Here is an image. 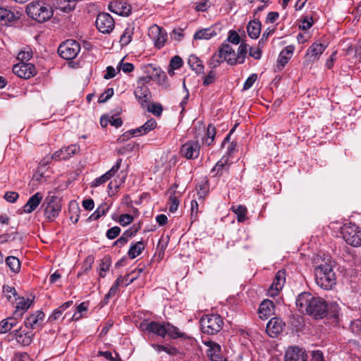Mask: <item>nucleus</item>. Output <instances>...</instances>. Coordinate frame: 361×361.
<instances>
[{
  "instance_id": "1",
  "label": "nucleus",
  "mask_w": 361,
  "mask_h": 361,
  "mask_svg": "<svg viewBox=\"0 0 361 361\" xmlns=\"http://www.w3.org/2000/svg\"><path fill=\"white\" fill-rule=\"evenodd\" d=\"M336 263L331 257L321 259L319 264L314 266L316 284L323 290H332L336 285V275L334 270Z\"/></svg>"
},
{
  "instance_id": "2",
  "label": "nucleus",
  "mask_w": 361,
  "mask_h": 361,
  "mask_svg": "<svg viewBox=\"0 0 361 361\" xmlns=\"http://www.w3.org/2000/svg\"><path fill=\"white\" fill-rule=\"evenodd\" d=\"M295 304L300 312L312 315L316 319H322L326 314V301L309 292H303L298 295Z\"/></svg>"
},
{
  "instance_id": "3",
  "label": "nucleus",
  "mask_w": 361,
  "mask_h": 361,
  "mask_svg": "<svg viewBox=\"0 0 361 361\" xmlns=\"http://www.w3.org/2000/svg\"><path fill=\"white\" fill-rule=\"evenodd\" d=\"M26 13L32 19L42 23L52 17L54 11L52 7L44 0H37L27 5Z\"/></svg>"
},
{
  "instance_id": "4",
  "label": "nucleus",
  "mask_w": 361,
  "mask_h": 361,
  "mask_svg": "<svg viewBox=\"0 0 361 361\" xmlns=\"http://www.w3.org/2000/svg\"><path fill=\"white\" fill-rule=\"evenodd\" d=\"M42 207L44 209V215L48 221H53L56 219L61 211V198L49 193L45 197Z\"/></svg>"
},
{
  "instance_id": "5",
  "label": "nucleus",
  "mask_w": 361,
  "mask_h": 361,
  "mask_svg": "<svg viewBox=\"0 0 361 361\" xmlns=\"http://www.w3.org/2000/svg\"><path fill=\"white\" fill-rule=\"evenodd\" d=\"M224 322L219 314H207L200 319L202 331L208 335H215L223 328Z\"/></svg>"
},
{
  "instance_id": "6",
  "label": "nucleus",
  "mask_w": 361,
  "mask_h": 361,
  "mask_svg": "<svg viewBox=\"0 0 361 361\" xmlns=\"http://www.w3.org/2000/svg\"><path fill=\"white\" fill-rule=\"evenodd\" d=\"M152 78H154L153 76H142L139 78L137 80L134 94L142 106H144L145 103H148L152 98L151 92L147 86V84H148Z\"/></svg>"
},
{
  "instance_id": "7",
  "label": "nucleus",
  "mask_w": 361,
  "mask_h": 361,
  "mask_svg": "<svg viewBox=\"0 0 361 361\" xmlns=\"http://www.w3.org/2000/svg\"><path fill=\"white\" fill-rule=\"evenodd\" d=\"M341 234L343 240L353 247L361 245V231L358 226L352 223L345 224L341 227Z\"/></svg>"
},
{
  "instance_id": "8",
  "label": "nucleus",
  "mask_w": 361,
  "mask_h": 361,
  "mask_svg": "<svg viewBox=\"0 0 361 361\" xmlns=\"http://www.w3.org/2000/svg\"><path fill=\"white\" fill-rule=\"evenodd\" d=\"M80 51L79 42L74 39H67L61 43L58 48L59 56L66 60L75 59Z\"/></svg>"
},
{
  "instance_id": "9",
  "label": "nucleus",
  "mask_w": 361,
  "mask_h": 361,
  "mask_svg": "<svg viewBox=\"0 0 361 361\" xmlns=\"http://www.w3.org/2000/svg\"><path fill=\"white\" fill-rule=\"evenodd\" d=\"M166 325V322H147L145 320L140 323V327L142 331H147L149 334H153L161 338H165Z\"/></svg>"
},
{
  "instance_id": "10",
  "label": "nucleus",
  "mask_w": 361,
  "mask_h": 361,
  "mask_svg": "<svg viewBox=\"0 0 361 361\" xmlns=\"http://www.w3.org/2000/svg\"><path fill=\"white\" fill-rule=\"evenodd\" d=\"M96 26L98 30L102 33H109L114 27L113 18L106 13H99L96 19Z\"/></svg>"
},
{
  "instance_id": "11",
  "label": "nucleus",
  "mask_w": 361,
  "mask_h": 361,
  "mask_svg": "<svg viewBox=\"0 0 361 361\" xmlns=\"http://www.w3.org/2000/svg\"><path fill=\"white\" fill-rule=\"evenodd\" d=\"M145 72L148 73L147 76H153L154 80L157 83L161 86L164 89H167L169 87V84L167 81V76L164 71L159 68L152 66L151 64L145 67Z\"/></svg>"
},
{
  "instance_id": "12",
  "label": "nucleus",
  "mask_w": 361,
  "mask_h": 361,
  "mask_svg": "<svg viewBox=\"0 0 361 361\" xmlns=\"http://www.w3.org/2000/svg\"><path fill=\"white\" fill-rule=\"evenodd\" d=\"M13 72L21 78H30L36 74L35 67L30 63H19L13 66Z\"/></svg>"
},
{
  "instance_id": "13",
  "label": "nucleus",
  "mask_w": 361,
  "mask_h": 361,
  "mask_svg": "<svg viewBox=\"0 0 361 361\" xmlns=\"http://www.w3.org/2000/svg\"><path fill=\"white\" fill-rule=\"evenodd\" d=\"M286 281V274L283 270L276 272L274 281L268 290V295L271 297L276 296L282 290Z\"/></svg>"
},
{
  "instance_id": "14",
  "label": "nucleus",
  "mask_w": 361,
  "mask_h": 361,
  "mask_svg": "<svg viewBox=\"0 0 361 361\" xmlns=\"http://www.w3.org/2000/svg\"><path fill=\"white\" fill-rule=\"evenodd\" d=\"M149 35L153 39L156 47L161 49L164 46L167 38V33L163 28L154 25L150 27Z\"/></svg>"
},
{
  "instance_id": "15",
  "label": "nucleus",
  "mask_w": 361,
  "mask_h": 361,
  "mask_svg": "<svg viewBox=\"0 0 361 361\" xmlns=\"http://www.w3.org/2000/svg\"><path fill=\"white\" fill-rule=\"evenodd\" d=\"M121 162H122V159H118L117 160L116 163L111 167V169L110 170H109L106 173H105L100 177L95 178L91 183V187L92 188L98 187V186L101 185L102 184L107 182L109 180H110L118 172V169L121 167Z\"/></svg>"
},
{
  "instance_id": "16",
  "label": "nucleus",
  "mask_w": 361,
  "mask_h": 361,
  "mask_svg": "<svg viewBox=\"0 0 361 361\" xmlns=\"http://www.w3.org/2000/svg\"><path fill=\"white\" fill-rule=\"evenodd\" d=\"M221 30V26L218 24H215L209 27L201 29L197 31L193 37L195 39L208 40L219 34Z\"/></svg>"
},
{
  "instance_id": "17",
  "label": "nucleus",
  "mask_w": 361,
  "mask_h": 361,
  "mask_svg": "<svg viewBox=\"0 0 361 361\" xmlns=\"http://www.w3.org/2000/svg\"><path fill=\"white\" fill-rule=\"evenodd\" d=\"M285 323L278 317L271 319L267 324V333L271 337L275 338L279 335L283 329Z\"/></svg>"
},
{
  "instance_id": "18",
  "label": "nucleus",
  "mask_w": 361,
  "mask_h": 361,
  "mask_svg": "<svg viewBox=\"0 0 361 361\" xmlns=\"http://www.w3.org/2000/svg\"><path fill=\"white\" fill-rule=\"evenodd\" d=\"M45 314L42 311H37L35 313L27 317L24 322L25 326L31 329H41L43 326V322Z\"/></svg>"
},
{
  "instance_id": "19",
  "label": "nucleus",
  "mask_w": 361,
  "mask_h": 361,
  "mask_svg": "<svg viewBox=\"0 0 361 361\" xmlns=\"http://www.w3.org/2000/svg\"><path fill=\"white\" fill-rule=\"evenodd\" d=\"M305 350L296 346L287 349L285 353V361H307Z\"/></svg>"
},
{
  "instance_id": "20",
  "label": "nucleus",
  "mask_w": 361,
  "mask_h": 361,
  "mask_svg": "<svg viewBox=\"0 0 361 361\" xmlns=\"http://www.w3.org/2000/svg\"><path fill=\"white\" fill-rule=\"evenodd\" d=\"M200 145L197 142H188L180 148L181 154L187 159L197 158L200 154Z\"/></svg>"
},
{
  "instance_id": "21",
  "label": "nucleus",
  "mask_w": 361,
  "mask_h": 361,
  "mask_svg": "<svg viewBox=\"0 0 361 361\" xmlns=\"http://www.w3.org/2000/svg\"><path fill=\"white\" fill-rule=\"evenodd\" d=\"M20 14L18 11H11L6 8L0 7V24L8 25L20 18Z\"/></svg>"
},
{
  "instance_id": "22",
  "label": "nucleus",
  "mask_w": 361,
  "mask_h": 361,
  "mask_svg": "<svg viewBox=\"0 0 361 361\" xmlns=\"http://www.w3.org/2000/svg\"><path fill=\"white\" fill-rule=\"evenodd\" d=\"M326 46L319 42L313 43L307 50L306 56L311 61L319 59L320 55L324 51Z\"/></svg>"
},
{
  "instance_id": "23",
  "label": "nucleus",
  "mask_w": 361,
  "mask_h": 361,
  "mask_svg": "<svg viewBox=\"0 0 361 361\" xmlns=\"http://www.w3.org/2000/svg\"><path fill=\"white\" fill-rule=\"evenodd\" d=\"M11 334L14 336L17 343L23 346L30 345L34 337V334L28 331H22L20 329L14 330Z\"/></svg>"
},
{
  "instance_id": "24",
  "label": "nucleus",
  "mask_w": 361,
  "mask_h": 361,
  "mask_svg": "<svg viewBox=\"0 0 361 361\" xmlns=\"http://www.w3.org/2000/svg\"><path fill=\"white\" fill-rule=\"evenodd\" d=\"M43 199V195L40 192H36L32 195L23 206L25 213L30 214L40 204Z\"/></svg>"
},
{
  "instance_id": "25",
  "label": "nucleus",
  "mask_w": 361,
  "mask_h": 361,
  "mask_svg": "<svg viewBox=\"0 0 361 361\" xmlns=\"http://www.w3.org/2000/svg\"><path fill=\"white\" fill-rule=\"evenodd\" d=\"M248 45L245 43H241L238 47L235 58L228 59V64L231 66L236 65L237 63L242 64L245 62Z\"/></svg>"
},
{
  "instance_id": "26",
  "label": "nucleus",
  "mask_w": 361,
  "mask_h": 361,
  "mask_svg": "<svg viewBox=\"0 0 361 361\" xmlns=\"http://www.w3.org/2000/svg\"><path fill=\"white\" fill-rule=\"evenodd\" d=\"M54 6L63 12L68 13L73 10L78 0H51Z\"/></svg>"
},
{
  "instance_id": "27",
  "label": "nucleus",
  "mask_w": 361,
  "mask_h": 361,
  "mask_svg": "<svg viewBox=\"0 0 361 361\" xmlns=\"http://www.w3.org/2000/svg\"><path fill=\"white\" fill-rule=\"evenodd\" d=\"M274 305L271 300H264L259 307V314L261 319H267L274 312Z\"/></svg>"
},
{
  "instance_id": "28",
  "label": "nucleus",
  "mask_w": 361,
  "mask_h": 361,
  "mask_svg": "<svg viewBox=\"0 0 361 361\" xmlns=\"http://www.w3.org/2000/svg\"><path fill=\"white\" fill-rule=\"evenodd\" d=\"M261 27L262 24L259 20L255 19L250 21L247 26V32L249 37L252 39L258 38L261 32Z\"/></svg>"
},
{
  "instance_id": "29",
  "label": "nucleus",
  "mask_w": 361,
  "mask_h": 361,
  "mask_svg": "<svg viewBox=\"0 0 361 361\" xmlns=\"http://www.w3.org/2000/svg\"><path fill=\"white\" fill-rule=\"evenodd\" d=\"M209 346L210 348L208 350L207 356L212 361H226L221 355V347L219 344L212 343Z\"/></svg>"
},
{
  "instance_id": "30",
  "label": "nucleus",
  "mask_w": 361,
  "mask_h": 361,
  "mask_svg": "<svg viewBox=\"0 0 361 361\" xmlns=\"http://www.w3.org/2000/svg\"><path fill=\"white\" fill-rule=\"evenodd\" d=\"M157 126V122L154 118H151L146 121L142 126L134 129L137 136L143 135L148 133Z\"/></svg>"
},
{
  "instance_id": "31",
  "label": "nucleus",
  "mask_w": 361,
  "mask_h": 361,
  "mask_svg": "<svg viewBox=\"0 0 361 361\" xmlns=\"http://www.w3.org/2000/svg\"><path fill=\"white\" fill-rule=\"evenodd\" d=\"M227 162L228 158L222 157L211 171V173L213 174V176H221L224 171H227L228 170Z\"/></svg>"
},
{
  "instance_id": "32",
  "label": "nucleus",
  "mask_w": 361,
  "mask_h": 361,
  "mask_svg": "<svg viewBox=\"0 0 361 361\" xmlns=\"http://www.w3.org/2000/svg\"><path fill=\"white\" fill-rule=\"evenodd\" d=\"M110 10L121 16H128L130 13L129 6H123L121 3L114 2L109 4Z\"/></svg>"
},
{
  "instance_id": "33",
  "label": "nucleus",
  "mask_w": 361,
  "mask_h": 361,
  "mask_svg": "<svg viewBox=\"0 0 361 361\" xmlns=\"http://www.w3.org/2000/svg\"><path fill=\"white\" fill-rule=\"evenodd\" d=\"M166 335L173 339L186 337L185 333L180 332L176 326H174L169 322H166Z\"/></svg>"
},
{
  "instance_id": "34",
  "label": "nucleus",
  "mask_w": 361,
  "mask_h": 361,
  "mask_svg": "<svg viewBox=\"0 0 361 361\" xmlns=\"http://www.w3.org/2000/svg\"><path fill=\"white\" fill-rule=\"evenodd\" d=\"M219 51L222 58L228 63V59L231 58H235V50L231 47V45L226 43L222 44L221 47L219 48Z\"/></svg>"
},
{
  "instance_id": "35",
  "label": "nucleus",
  "mask_w": 361,
  "mask_h": 361,
  "mask_svg": "<svg viewBox=\"0 0 361 361\" xmlns=\"http://www.w3.org/2000/svg\"><path fill=\"white\" fill-rule=\"evenodd\" d=\"M5 262L12 272L15 274L20 272V262L16 257L8 256L6 258Z\"/></svg>"
},
{
  "instance_id": "36",
  "label": "nucleus",
  "mask_w": 361,
  "mask_h": 361,
  "mask_svg": "<svg viewBox=\"0 0 361 361\" xmlns=\"http://www.w3.org/2000/svg\"><path fill=\"white\" fill-rule=\"evenodd\" d=\"M144 249L145 245L143 242L142 240L138 241L130 246L128 255L130 259H135L141 254Z\"/></svg>"
},
{
  "instance_id": "37",
  "label": "nucleus",
  "mask_w": 361,
  "mask_h": 361,
  "mask_svg": "<svg viewBox=\"0 0 361 361\" xmlns=\"http://www.w3.org/2000/svg\"><path fill=\"white\" fill-rule=\"evenodd\" d=\"M183 64L182 59L179 56H175L171 58L169 63L168 73L170 76L174 75V70L179 69Z\"/></svg>"
},
{
  "instance_id": "38",
  "label": "nucleus",
  "mask_w": 361,
  "mask_h": 361,
  "mask_svg": "<svg viewBox=\"0 0 361 361\" xmlns=\"http://www.w3.org/2000/svg\"><path fill=\"white\" fill-rule=\"evenodd\" d=\"M151 345L154 349V350L157 353L164 351L170 355H175L178 353V350L176 348L172 347V346H170L168 345H164L152 343Z\"/></svg>"
},
{
  "instance_id": "39",
  "label": "nucleus",
  "mask_w": 361,
  "mask_h": 361,
  "mask_svg": "<svg viewBox=\"0 0 361 361\" xmlns=\"http://www.w3.org/2000/svg\"><path fill=\"white\" fill-rule=\"evenodd\" d=\"M17 322L13 318L3 319L0 322V334H6L13 327L16 325Z\"/></svg>"
},
{
  "instance_id": "40",
  "label": "nucleus",
  "mask_w": 361,
  "mask_h": 361,
  "mask_svg": "<svg viewBox=\"0 0 361 361\" xmlns=\"http://www.w3.org/2000/svg\"><path fill=\"white\" fill-rule=\"evenodd\" d=\"M190 68L196 73H201L203 71L204 66L201 61L195 56H190L188 61Z\"/></svg>"
},
{
  "instance_id": "41",
  "label": "nucleus",
  "mask_w": 361,
  "mask_h": 361,
  "mask_svg": "<svg viewBox=\"0 0 361 361\" xmlns=\"http://www.w3.org/2000/svg\"><path fill=\"white\" fill-rule=\"evenodd\" d=\"M233 212L237 215L238 222H244L246 219L247 208L243 205L233 206Z\"/></svg>"
},
{
  "instance_id": "42",
  "label": "nucleus",
  "mask_w": 361,
  "mask_h": 361,
  "mask_svg": "<svg viewBox=\"0 0 361 361\" xmlns=\"http://www.w3.org/2000/svg\"><path fill=\"white\" fill-rule=\"evenodd\" d=\"M61 150H64L62 154V159L65 160L69 159L72 155L78 153L80 151V146L78 145H71L68 147H62Z\"/></svg>"
},
{
  "instance_id": "43",
  "label": "nucleus",
  "mask_w": 361,
  "mask_h": 361,
  "mask_svg": "<svg viewBox=\"0 0 361 361\" xmlns=\"http://www.w3.org/2000/svg\"><path fill=\"white\" fill-rule=\"evenodd\" d=\"M109 208V206H107L106 203L102 204L97 207V210L90 216L89 219L90 221L97 220L101 216L106 214Z\"/></svg>"
},
{
  "instance_id": "44",
  "label": "nucleus",
  "mask_w": 361,
  "mask_h": 361,
  "mask_svg": "<svg viewBox=\"0 0 361 361\" xmlns=\"http://www.w3.org/2000/svg\"><path fill=\"white\" fill-rule=\"evenodd\" d=\"M176 190H173L172 192H171V195L169 199V212L172 213L175 212L178 209L180 202L178 197L176 196Z\"/></svg>"
},
{
  "instance_id": "45",
  "label": "nucleus",
  "mask_w": 361,
  "mask_h": 361,
  "mask_svg": "<svg viewBox=\"0 0 361 361\" xmlns=\"http://www.w3.org/2000/svg\"><path fill=\"white\" fill-rule=\"evenodd\" d=\"M209 188L208 184V180H203L198 184L197 186V195L200 198H204L209 192Z\"/></svg>"
},
{
  "instance_id": "46",
  "label": "nucleus",
  "mask_w": 361,
  "mask_h": 361,
  "mask_svg": "<svg viewBox=\"0 0 361 361\" xmlns=\"http://www.w3.org/2000/svg\"><path fill=\"white\" fill-rule=\"evenodd\" d=\"M133 32L130 27H127L123 35L120 37V43L121 47L128 45L132 41Z\"/></svg>"
},
{
  "instance_id": "47",
  "label": "nucleus",
  "mask_w": 361,
  "mask_h": 361,
  "mask_svg": "<svg viewBox=\"0 0 361 361\" xmlns=\"http://www.w3.org/2000/svg\"><path fill=\"white\" fill-rule=\"evenodd\" d=\"M32 56V51L30 47H25L22 49L18 54V59L20 63H26Z\"/></svg>"
},
{
  "instance_id": "48",
  "label": "nucleus",
  "mask_w": 361,
  "mask_h": 361,
  "mask_svg": "<svg viewBox=\"0 0 361 361\" xmlns=\"http://www.w3.org/2000/svg\"><path fill=\"white\" fill-rule=\"evenodd\" d=\"M111 265V259L108 257H105L101 262L99 265V276L104 278L106 272L109 269Z\"/></svg>"
},
{
  "instance_id": "49",
  "label": "nucleus",
  "mask_w": 361,
  "mask_h": 361,
  "mask_svg": "<svg viewBox=\"0 0 361 361\" xmlns=\"http://www.w3.org/2000/svg\"><path fill=\"white\" fill-rule=\"evenodd\" d=\"M122 173H119L117 176V178L114 180V181H111L109 185L108 188L109 190H111L114 187L117 189L119 188V186L123 184L125 182V179L126 177V174L121 175Z\"/></svg>"
},
{
  "instance_id": "50",
  "label": "nucleus",
  "mask_w": 361,
  "mask_h": 361,
  "mask_svg": "<svg viewBox=\"0 0 361 361\" xmlns=\"http://www.w3.org/2000/svg\"><path fill=\"white\" fill-rule=\"evenodd\" d=\"M216 135V128L212 125H209L207 130V138L205 139V142L207 145H210L215 137Z\"/></svg>"
},
{
  "instance_id": "51",
  "label": "nucleus",
  "mask_w": 361,
  "mask_h": 361,
  "mask_svg": "<svg viewBox=\"0 0 361 361\" xmlns=\"http://www.w3.org/2000/svg\"><path fill=\"white\" fill-rule=\"evenodd\" d=\"M147 110L152 112L154 116H159L163 111V107L159 103H153L151 105H148Z\"/></svg>"
},
{
  "instance_id": "52",
  "label": "nucleus",
  "mask_w": 361,
  "mask_h": 361,
  "mask_svg": "<svg viewBox=\"0 0 361 361\" xmlns=\"http://www.w3.org/2000/svg\"><path fill=\"white\" fill-rule=\"evenodd\" d=\"M222 56L221 55L220 51H219V54H214L209 61V66L212 69H214L218 67L221 63Z\"/></svg>"
},
{
  "instance_id": "53",
  "label": "nucleus",
  "mask_w": 361,
  "mask_h": 361,
  "mask_svg": "<svg viewBox=\"0 0 361 361\" xmlns=\"http://www.w3.org/2000/svg\"><path fill=\"white\" fill-rule=\"evenodd\" d=\"M141 225L140 223L138 225L134 224L130 228L126 230L122 235L129 240L131 237L134 236L137 232L140 229Z\"/></svg>"
},
{
  "instance_id": "54",
  "label": "nucleus",
  "mask_w": 361,
  "mask_h": 361,
  "mask_svg": "<svg viewBox=\"0 0 361 361\" xmlns=\"http://www.w3.org/2000/svg\"><path fill=\"white\" fill-rule=\"evenodd\" d=\"M329 312L330 315L334 318H338L340 314V308L336 303H331L327 305L326 313Z\"/></svg>"
},
{
  "instance_id": "55",
  "label": "nucleus",
  "mask_w": 361,
  "mask_h": 361,
  "mask_svg": "<svg viewBox=\"0 0 361 361\" xmlns=\"http://www.w3.org/2000/svg\"><path fill=\"white\" fill-rule=\"evenodd\" d=\"M32 300H29V299H27V300H24L23 299L22 300H20V302H18L17 303V305H16V311H19V310H22L23 312L21 313V314L25 312L31 305L32 304Z\"/></svg>"
},
{
  "instance_id": "56",
  "label": "nucleus",
  "mask_w": 361,
  "mask_h": 361,
  "mask_svg": "<svg viewBox=\"0 0 361 361\" xmlns=\"http://www.w3.org/2000/svg\"><path fill=\"white\" fill-rule=\"evenodd\" d=\"M94 262V259L92 257H87L85 262H84V264L82 267V272H79L78 274V276H80L82 273H85L87 271H88L91 268H92V265Z\"/></svg>"
},
{
  "instance_id": "57",
  "label": "nucleus",
  "mask_w": 361,
  "mask_h": 361,
  "mask_svg": "<svg viewBox=\"0 0 361 361\" xmlns=\"http://www.w3.org/2000/svg\"><path fill=\"white\" fill-rule=\"evenodd\" d=\"M227 41L233 44H238L240 42V38L239 35L235 30H230L228 33V36L227 38Z\"/></svg>"
},
{
  "instance_id": "58",
  "label": "nucleus",
  "mask_w": 361,
  "mask_h": 361,
  "mask_svg": "<svg viewBox=\"0 0 361 361\" xmlns=\"http://www.w3.org/2000/svg\"><path fill=\"white\" fill-rule=\"evenodd\" d=\"M133 220H134V218L132 215L128 214H121L120 216L118 222L121 226H126L130 224V223H132L133 221Z\"/></svg>"
},
{
  "instance_id": "59",
  "label": "nucleus",
  "mask_w": 361,
  "mask_h": 361,
  "mask_svg": "<svg viewBox=\"0 0 361 361\" xmlns=\"http://www.w3.org/2000/svg\"><path fill=\"white\" fill-rule=\"evenodd\" d=\"M121 228L118 226H114L107 230L106 235L107 238L113 240L116 238L120 233Z\"/></svg>"
},
{
  "instance_id": "60",
  "label": "nucleus",
  "mask_w": 361,
  "mask_h": 361,
  "mask_svg": "<svg viewBox=\"0 0 361 361\" xmlns=\"http://www.w3.org/2000/svg\"><path fill=\"white\" fill-rule=\"evenodd\" d=\"M123 59H122L120 61V63L117 67L118 68V71L122 70L126 73L132 72L134 69L133 64L130 63H123Z\"/></svg>"
},
{
  "instance_id": "61",
  "label": "nucleus",
  "mask_w": 361,
  "mask_h": 361,
  "mask_svg": "<svg viewBox=\"0 0 361 361\" xmlns=\"http://www.w3.org/2000/svg\"><path fill=\"white\" fill-rule=\"evenodd\" d=\"M257 75L255 73L252 74L245 80L244 85H243V90H249L253 85V84L257 80Z\"/></svg>"
},
{
  "instance_id": "62",
  "label": "nucleus",
  "mask_w": 361,
  "mask_h": 361,
  "mask_svg": "<svg viewBox=\"0 0 361 361\" xmlns=\"http://www.w3.org/2000/svg\"><path fill=\"white\" fill-rule=\"evenodd\" d=\"M215 79H216V73L213 70H211L208 73L207 76H205L204 81H203V85L205 86H207V85L213 83L215 81Z\"/></svg>"
},
{
  "instance_id": "63",
  "label": "nucleus",
  "mask_w": 361,
  "mask_h": 361,
  "mask_svg": "<svg viewBox=\"0 0 361 361\" xmlns=\"http://www.w3.org/2000/svg\"><path fill=\"white\" fill-rule=\"evenodd\" d=\"M212 5V3L209 0H204L202 2L197 4L195 6V9L197 11H207Z\"/></svg>"
},
{
  "instance_id": "64",
  "label": "nucleus",
  "mask_w": 361,
  "mask_h": 361,
  "mask_svg": "<svg viewBox=\"0 0 361 361\" xmlns=\"http://www.w3.org/2000/svg\"><path fill=\"white\" fill-rule=\"evenodd\" d=\"M350 328L356 334H361V320H355L351 322Z\"/></svg>"
}]
</instances>
